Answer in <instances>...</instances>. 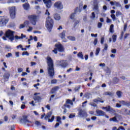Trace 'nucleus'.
<instances>
[{"label": "nucleus", "mask_w": 130, "mask_h": 130, "mask_svg": "<svg viewBox=\"0 0 130 130\" xmlns=\"http://www.w3.org/2000/svg\"><path fill=\"white\" fill-rule=\"evenodd\" d=\"M47 63L48 66V74L52 78L54 76V65L53 64V60L50 56L47 57Z\"/></svg>", "instance_id": "obj_1"}, {"label": "nucleus", "mask_w": 130, "mask_h": 130, "mask_svg": "<svg viewBox=\"0 0 130 130\" xmlns=\"http://www.w3.org/2000/svg\"><path fill=\"white\" fill-rule=\"evenodd\" d=\"M15 31L11 30V29H8L5 32V36L3 37V40H7V38H8L11 42H13L15 40V36L14 34Z\"/></svg>", "instance_id": "obj_2"}, {"label": "nucleus", "mask_w": 130, "mask_h": 130, "mask_svg": "<svg viewBox=\"0 0 130 130\" xmlns=\"http://www.w3.org/2000/svg\"><path fill=\"white\" fill-rule=\"evenodd\" d=\"M54 24V22L53 19L51 18L50 16L47 17L46 19V28H47V30L49 32H51L52 28H53V25Z\"/></svg>", "instance_id": "obj_3"}, {"label": "nucleus", "mask_w": 130, "mask_h": 130, "mask_svg": "<svg viewBox=\"0 0 130 130\" xmlns=\"http://www.w3.org/2000/svg\"><path fill=\"white\" fill-rule=\"evenodd\" d=\"M54 47H55L53 50L52 52H53L55 54H57V50L59 52H64V47L62 45V44H55Z\"/></svg>", "instance_id": "obj_4"}, {"label": "nucleus", "mask_w": 130, "mask_h": 130, "mask_svg": "<svg viewBox=\"0 0 130 130\" xmlns=\"http://www.w3.org/2000/svg\"><path fill=\"white\" fill-rule=\"evenodd\" d=\"M10 21V18L6 16H0V25L2 27L4 26H7V24Z\"/></svg>", "instance_id": "obj_5"}, {"label": "nucleus", "mask_w": 130, "mask_h": 130, "mask_svg": "<svg viewBox=\"0 0 130 130\" xmlns=\"http://www.w3.org/2000/svg\"><path fill=\"white\" fill-rule=\"evenodd\" d=\"M38 17H39L38 16L35 14H32V15H28L27 16V18L29 21L30 22L31 24L35 26V25H36V23H37V21L38 20Z\"/></svg>", "instance_id": "obj_6"}, {"label": "nucleus", "mask_w": 130, "mask_h": 130, "mask_svg": "<svg viewBox=\"0 0 130 130\" xmlns=\"http://www.w3.org/2000/svg\"><path fill=\"white\" fill-rule=\"evenodd\" d=\"M103 109H105L106 111L108 112H110V113H113L114 115L117 116V114L116 113V111L115 110L113 109L110 106H107L106 107H103Z\"/></svg>", "instance_id": "obj_7"}, {"label": "nucleus", "mask_w": 130, "mask_h": 130, "mask_svg": "<svg viewBox=\"0 0 130 130\" xmlns=\"http://www.w3.org/2000/svg\"><path fill=\"white\" fill-rule=\"evenodd\" d=\"M10 17L12 19L16 18V8L11 7L9 10Z\"/></svg>", "instance_id": "obj_8"}, {"label": "nucleus", "mask_w": 130, "mask_h": 130, "mask_svg": "<svg viewBox=\"0 0 130 130\" xmlns=\"http://www.w3.org/2000/svg\"><path fill=\"white\" fill-rule=\"evenodd\" d=\"M54 7L57 9V10H62V9H63V5H62V3L60 1L55 2Z\"/></svg>", "instance_id": "obj_9"}, {"label": "nucleus", "mask_w": 130, "mask_h": 130, "mask_svg": "<svg viewBox=\"0 0 130 130\" xmlns=\"http://www.w3.org/2000/svg\"><path fill=\"white\" fill-rule=\"evenodd\" d=\"M37 95H40V93L36 92L34 93V96L33 98L34 100L35 101H37V102H41V100L42 99H41V96Z\"/></svg>", "instance_id": "obj_10"}, {"label": "nucleus", "mask_w": 130, "mask_h": 130, "mask_svg": "<svg viewBox=\"0 0 130 130\" xmlns=\"http://www.w3.org/2000/svg\"><path fill=\"white\" fill-rule=\"evenodd\" d=\"M59 67H61L63 69H66V68L69 66V64L68 62H67V60H61L59 61Z\"/></svg>", "instance_id": "obj_11"}, {"label": "nucleus", "mask_w": 130, "mask_h": 130, "mask_svg": "<svg viewBox=\"0 0 130 130\" xmlns=\"http://www.w3.org/2000/svg\"><path fill=\"white\" fill-rule=\"evenodd\" d=\"M66 30H63L62 32L59 34V36L62 40L63 42H68V40L66 39Z\"/></svg>", "instance_id": "obj_12"}, {"label": "nucleus", "mask_w": 130, "mask_h": 130, "mask_svg": "<svg viewBox=\"0 0 130 130\" xmlns=\"http://www.w3.org/2000/svg\"><path fill=\"white\" fill-rule=\"evenodd\" d=\"M23 119H20V122H22L23 121L24 123H27L28 122V123H32V122L29 121V120L27 119L28 118V116L26 115H24L23 116Z\"/></svg>", "instance_id": "obj_13"}, {"label": "nucleus", "mask_w": 130, "mask_h": 130, "mask_svg": "<svg viewBox=\"0 0 130 130\" xmlns=\"http://www.w3.org/2000/svg\"><path fill=\"white\" fill-rule=\"evenodd\" d=\"M45 5L49 9L50 7H51V0H43Z\"/></svg>", "instance_id": "obj_14"}, {"label": "nucleus", "mask_w": 130, "mask_h": 130, "mask_svg": "<svg viewBox=\"0 0 130 130\" xmlns=\"http://www.w3.org/2000/svg\"><path fill=\"white\" fill-rule=\"evenodd\" d=\"M96 113L98 116H104L105 115V112L101 110H97Z\"/></svg>", "instance_id": "obj_15"}, {"label": "nucleus", "mask_w": 130, "mask_h": 130, "mask_svg": "<svg viewBox=\"0 0 130 130\" xmlns=\"http://www.w3.org/2000/svg\"><path fill=\"white\" fill-rule=\"evenodd\" d=\"M59 86H55L53 87L50 90V94H54L56 91H58Z\"/></svg>", "instance_id": "obj_16"}, {"label": "nucleus", "mask_w": 130, "mask_h": 130, "mask_svg": "<svg viewBox=\"0 0 130 130\" xmlns=\"http://www.w3.org/2000/svg\"><path fill=\"white\" fill-rule=\"evenodd\" d=\"M23 38H26V35H24L23 34H21V37H19L18 36H14V39H15V40H18V39H23Z\"/></svg>", "instance_id": "obj_17"}, {"label": "nucleus", "mask_w": 130, "mask_h": 130, "mask_svg": "<svg viewBox=\"0 0 130 130\" xmlns=\"http://www.w3.org/2000/svg\"><path fill=\"white\" fill-rule=\"evenodd\" d=\"M22 7L25 11H27V10H29L30 9V5L29 3H25L24 4H23Z\"/></svg>", "instance_id": "obj_18"}, {"label": "nucleus", "mask_w": 130, "mask_h": 130, "mask_svg": "<svg viewBox=\"0 0 130 130\" xmlns=\"http://www.w3.org/2000/svg\"><path fill=\"white\" fill-rule=\"evenodd\" d=\"M79 115L81 116V117H85V116H87V113L83 110H80L79 112Z\"/></svg>", "instance_id": "obj_19"}, {"label": "nucleus", "mask_w": 130, "mask_h": 130, "mask_svg": "<svg viewBox=\"0 0 130 130\" xmlns=\"http://www.w3.org/2000/svg\"><path fill=\"white\" fill-rule=\"evenodd\" d=\"M119 82V79L117 77H114L113 79V83L114 85H116V84H118Z\"/></svg>", "instance_id": "obj_20"}, {"label": "nucleus", "mask_w": 130, "mask_h": 130, "mask_svg": "<svg viewBox=\"0 0 130 130\" xmlns=\"http://www.w3.org/2000/svg\"><path fill=\"white\" fill-rule=\"evenodd\" d=\"M98 100L95 99L93 100V102L97 103L98 102H100L101 103H104V101H102V99L100 98H98Z\"/></svg>", "instance_id": "obj_21"}, {"label": "nucleus", "mask_w": 130, "mask_h": 130, "mask_svg": "<svg viewBox=\"0 0 130 130\" xmlns=\"http://www.w3.org/2000/svg\"><path fill=\"white\" fill-rule=\"evenodd\" d=\"M3 77L4 81L8 82V81H9V78H10V74H6Z\"/></svg>", "instance_id": "obj_22"}, {"label": "nucleus", "mask_w": 130, "mask_h": 130, "mask_svg": "<svg viewBox=\"0 0 130 130\" xmlns=\"http://www.w3.org/2000/svg\"><path fill=\"white\" fill-rule=\"evenodd\" d=\"M54 19H55V20H56V21H59V20H60V16L59 15V14H55L54 15Z\"/></svg>", "instance_id": "obj_23"}, {"label": "nucleus", "mask_w": 130, "mask_h": 130, "mask_svg": "<svg viewBox=\"0 0 130 130\" xmlns=\"http://www.w3.org/2000/svg\"><path fill=\"white\" fill-rule=\"evenodd\" d=\"M77 56L79 58H81V59H84V55H83V52H79L77 54Z\"/></svg>", "instance_id": "obj_24"}, {"label": "nucleus", "mask_w": 130, "mask_h": 130, "mask_svg": "<svg viewBox=\"0 0 130 130\" xmlns=\"http://www.w3.org/2000/svg\"><path fill=\"white\" fill-rule=\"evenodd\" d=\"M121 103L123 105H125L126 106H130V102H125L124 101H122Z\"/></svg>", "instance_id": "obj_25"}, {"label": "nucleus", "mask_w": 130, "mask_h": 130, "mask_svg": "<svg viewBox=\"0 0 130 130\" xmlns=\"http://www.w3.org/2000/svg\"><path fill=\"white\" fill-rule=\"evenodd\" d=\"M92 96V94L90 93L86 92L84 94V97L86 98V99H90V97Z\"/></svg>", "instance_id": "obj_26"}, {"label": "nucleus", "mask_w": 130, "mask_h": 130, "mask_svg": "<svg viewBox=\"0 0 130 130\" xmlns=\"http://www.w3.org/2000/svg\"><path fill=\"white\" fill-rule=\"evenodd\" d=\"M51 114H52L51 112H49L47 113V115L45 116V118H44L45 120H47L48 118H49L50 116H51Z\"/></svg>", "instance_id": "obj_27"}, {"label": "nucleus", "mask_w": 130, "mask_h": 130, "mask_svg": "<svg viewBox=\"0 0 130 130\" xmlns=\"http://www.w3.org/2000/svg\"><path fill=\"white\" fill-rule=\"evenodd\" d=\"M77 10H78V8H76V10L75 11V12L70 15V19H72V20H73L74 18H75V15H76V13H77Z\"/></svg>", "instance_id": "obj_28"}, {"label": "nucleus", "mask_w": 130, "mask_h": 130, "mask_svg": "<svg viewBox=\"0 0 130 130\" xmlns=\"http://www.w3.org/2000/svg\"><path fill=\"white\" fill-rule=\"evenodd\" d=\"M81 85H78L77 87H75L74 91L75 92H79L80 91V89H81Z\"/></svg>", "instance_id": "obj_29"}, {"label": "nucleus", "mask_w": 130, "mask_h": 130, "mask_svg": "<svg viewBox=\"0 0 130 130\" xmlns=\"http://www.w3.org/2000/svg\"><path fill=\"white\" fill-rule=\"evenodd\" d=\"M110 121H114V122H118V121L117 120V118H116V116H115L113 118H111L110 119Z\"/></svg>", "instance_id": "obj_30"}, {"label": "nucleus", "mask_w": 130, "mask_h": 130, "mask_svg": "<svg viewBox=\"0 0 130 130\" xmlns=\"http://www.w3.org/2000/svg\"><path fill=\"white\" fill-rule=\"evenodd\" d=\"M114 27V25L113 24H111L110 25L109 30L111 33H113V32H114V30H113Z\"/></svg>", "instance_id": "obj_31"}, {"label": "nucleus", "mask_w": 130, "mask_h": 130, "mask_svg": "<svg viewBox=\"0 0 130 130\" xmlns=\"http://www.w3.org/2000/svg\"><path fill=\"white\" fill-rule=\"evenodd\" d=\"M104 45V48L102 50L103 52L107 51V49H108V45L107 44H105Z\"/></svg>", "instance_id": "obj_32"}, {"label": "nucleus", "mask_w": 130, "mask_h": 130, "mask_svg": "<svg viewBox=\"0 0 130 130\" xmlns=\"http://www.w3.org/2000/svg\"><path fill=\"white\" fill-rule=\"evenodd\" d=\"M56 121L59 123H61V118L60 116L56 117Z\"/></svg>", "instance_id": "obj_33"}, {"label": "nucleus", "mask_w": 130, "mask_h": 130, "mask_svg": "<svg viewBox=\"0 0 130 130\" xmlns=\"http://www.w3.org/2000/svg\"><path fill=\"white\" fill-rule=\"evenodd\" d=\"M122 93V92H121V91L118 90L116 92V94L117 95L118 97L119 98H120V97H121V94Z\"/></svg>", "instance_id": "obj_34"}, {"label": "nucleus", "mask_w": 130, "mask_h": 130, "mask_svg": "<svg viewBox=\"0 0 130 130\" xmlns=\"http://www.w3.org/2000/svg\"><path fill=\"white\" fill-rule=\"evenodd\" d=\"M67 104H71V105H73L74 104V103H73V101L71 100H67L66 101Z\"/></svg>", "instance_id": "obj_35"}, {"label": "nucleus", "mask_w": 130, "mask_h": 130, "mask_svg": "<svg viewBox=\"0 0 130 130\" xmlns=\"http://www.w3.org/2000/svg\"><path fill=\"white\" fill-rule=\"evenodd\" d=\"M68 38L70 40H71V41H76V38L75 37H68Z\"/></svg>", "instance_id": "obj_36"}, {"label": "nucleus", "mask_w": 130, "mask_h": 130, "mask_svg": "<svg viewBox=\"0 0 130 130\" xmlns=\"http://www.w3.org/2000/svg\"><path fill=\"white\" fill-rule=\"evenodd\" d=\"M99 52H100V48H97L95 50V55H98L99 54Z\"/></svg>", "instance_id": "obj_37"}, {"label": "nucleus", "mask_w": 130, "mask_h": 130, "mask_svg": "<svg viewBox=\"0 0 130 130\" xmlns=\"http://www.w3.org/2000/svg\"><path fill=\"white\" fill-rule=\"evenodd\" d=\"M55 116L53 115L51 119H48V122H52L54 120Z\"/></svg>", "instance_id": "obj_38"}, {"label": "nucleus", "mask_w": 130, "mask_h": 130, "mask_svg": "<svg viewBox=\"0 0 130 130\" xmlns=\"http://www.w3.org/2000/svg\"><path fill=\"white\" fill-rule=\"evenodd\" d=\"M117 36L116 35H113L112 36V38H113V42H115V41H116V38H117Z\"/></svg>", "instance_id": "obj_39"}, {"label": "nucleus", "mask_w": 130, "mask_h": 130, "mask_svg": "<svg viewBox=\"0 0 130 130\" xmlns=\"http://www.w3.org/2000/svg\"><path fill=\"white\" fill-rule=\"evenodd\" d=\"M97 43H98V39L95 38L93 41V44L94 46H96V45H97Z\"/></svg>", "instance_id": "obj_40"}, {"label": "nucleus", "mask_w": 130, "mask_h": 130, "mask_svg": "<svg viewBox=\"0 0 130 130\" xmlns=\"http://www.w3.org/2000/svg\"><path fill=\"white\" fill-rule=\"evenodd\" d=\"M22 55H27V56H29V53L27 51L23 52L22 53Z\"/></svg>", "instance_id": "obj_41"}, {"label": "nucleus", "mask_w": 130, "mask_h": 130, "mask_svg": "<svg viewBox=\"0 0 130 130\" xmlns=\"http://www.w3.org/2000/svg\"><path fill=\"white\" fill-rule=\"evenodd\" d=\"M35 125H37V126H40V125H41V123L39 121H36Z\"/></svg>", "instance_id": "obj_42"}, {"label": "nucleus", "mask_w": 130, "mask_h": 130, "mask_svg": "<svg viewBox=\"0 0 130 130\" xmlns=\"http://www.w3.org/2000/svg\"><path fill=\"white\" fill-rule=\"evenodd\" d=\"M51 84H56L57 83V80L56 79H52L51 81Z\"/></svg>", "instance_id": "obj_43"}, {"label": "nucleus", "mask_w": 130, "mask_h": 130, "mask_svg": "<svg viewBox=\"0 0 130 130\" xmlns=\"http://www.w3.org/2000/svg\"><path fill=\"white\" fill-rule=\"evenodd\" d=\"M93 9L96 11H98V10L99 9V7H98V5H94Z\"/></svg>", "instance_id": "obj_44"}, {"label": "nucleus", "mask_w": 130, "mask_h": 130, "mask_svg": "<svg viewBox=\"0 0 130 130\" xmlns=\"http://www.w3.org/2000/svg\"><path fill=\"white\" fill-rule=\"evenodd\" d=\"M90 105L93 107H97V104H96L95 103H90Z\"/></svg>", "instance_id": "obj_45"}, {"label": "nucleus", "mask_w": 130, "mask_h": 130, "mask_svg": "<svg viewBox=\"0 0 130 130\" xmlns=\"http://www.w3.org/2000/svg\"><path fill=\"white\" fill-rule=\"evenodd\" d=\"M92 16H91V19H95L96 16L95 15V13L94 12H92L91 13Z\"/></svg>", "instance_id": "obj_46"}, {"label": "nucleus", "mask_w": 130, "mask_h": 130, "mask_svg": "<svg viewBox=\"0 0 130 130\" xmlns=\"http://www.w3.org/2000/svg\"><path fill=\"white\" fill-rule=\"evenodd\" d=\"M98 27L100 28H102V23L101 22H99L98 23Z\"/></svg>", "instance_id": "obj_47"}, {"label": "nucleus", "mask_w": 130, "mask_h": 130, "mask_svg": "<svg viewBox=\"0 0 130 130\" xmlns=\"http://www.w3.org/2000/svg\"><path fill=\"white\" fill-rule=\"evenodd\" d=\"M4 119L5 121L7 122L9 120V117H8V116H5Z\"/></svg>", "instance_id": "obj_48"}, {"label": "nucleus", "mask_w": 130, "mask_h": 130, "mask_svg": "<svg viewBox=\"0 0 130 130\" xmlns=\"http://www.w3.org/2000/svg\"><path fill=\"white\" fill-rule=\"evenodd\" d=\"M63 107H67V108H71V106L70 105H68L67 104H64L63 105Z\"/></svg>", "instance_id": "obj_49"}, {"label": "nucleus", "mask_w": 130, "mask_h": 130, "mask_svg": "<svg viewBox=\"0 0 130 130\" xmlns=\"http://www.w3.org/2000/svg\"><path fill=\"white\" fill-rule=\"evenodd\" d=\"M99 4V2H98V0H93V5H98Z\"/></svg>", "instance_id": "obj_50"}, {"label": "nucleus", "mask_w": 130, "mask_h": 130, "mask_svg": "<svg viewBox=\"0 0 130 130\" xmlns=\"http://www.w3.org/2000/svg\"><path fill=\"white\" fill-rule=\"evenodd\" d=\"M40 85V84L39 83H38L37 84H34V87H35V88H36L37 89H38V87H37V86H39Z\"/></svg>", "instance_id": "obj_51"}, {"label": "nucleus", "mask_w": 130, "mask_h": 130, "mask_svg": "<svg viewBox=\"0 0 130 130\" xmlns=\"http://www.w3.org/2000/svg\"><path fill=\"white\" fill-rule=\"evenodd\" d=\"M12 53H8V54L6 55V57H11L12 56Z\"/></svg>", "instance_id": "obj_52"}, {"label": "nucleus", "mask_w": 130, "mask_h": 130, "mask_svg": "<svg viewBox=\"0 0 130 130\" xmlns=\"http://www.w3.org/2000/svg\"><path fill=\"white\" fill-rule=\"evenodd\" d=\"M105 94L106 95L110 96V95H111V92L107 91V92H106L105 93Z\"/></svg>", "instance_id": "obj_53"}, {"label": "nucleus", "mask_w": 130, "mask_h": 130, "mask_svg": "<svg viewBox=\"0 0 130 130\" xmlns=\"http://www.w3.org/2000/svg\"><path fill=\"white\" fill-rule=\"evenodd\" d=\"M120 15H121V13L120 12V11H117L116 13V17H118V16H119Z\"/></svg>", "instance_id": "obj_54"}, {"label": "nucleus", "mask_w": 130, "mask_h": 130, "mask_svg": "<svg viewBox=\"0 0 130 130\" xmlns=\"http://www.w3.org/2000/svg\"><path fill=\"white\" fill-rule=\"evenodd\" d=\"M101 44H103V43H104V37L101 38Z\"/></svg>", "instance_id": "obj_55"}, {"label": "nucleus", "mask_w": 130, "mask_h": 130, "mask_svg": "<svg viewBox=\"0 0 130 130\" xmlns=\"http://www.w3.org/2000/svg\"><path fill=\"white\" fill-rule=\"evenodd\" d=\"M15 128H16V126H15V125H13L11 126V130H15Z\"/></svg>", "instance_id": "obj_56"}, {"label": "nucleus", "mask_w": 130, "mask_h": 130, "mask_svg": "<svg viewBox=\"0 0 130 130\" xmlns=\"http://www.w3.org/2000/svg\"><path fill=\"white\" fill-rule=\"evenodd\" d=\"M106 22H107V23H111V19H109L108 17H107Z\"/></svg>", "instance_id": "obj_57"}, {"label": "nucleus", "mask_w": 130, "mask_h": 130, "mask_svg": "<svg viewBox=\"0 0 130 130\" xmlns=\"http://www.w3.org/2000/svg\"><path fill=\"white\" fill-rule=\"evenodd\" d=\"M75 116H76V115H74V114H71L69 115V118H74V117H75Z\"/></svg>", "instance_id": "obj_58"}, {"label": "nucleus", "mask_w": 130, "mask_h": 130, "mask_svg": "<svg viewBox=\"0 0 130 130\" xmlns=\"http://www.w3.org/2000/svg\"><path fill=\"white\" fill-rule=\"evenodd\" d=\"M79 23H80L79 21H77L75 22L74 25V28L77 26V25H78V24H79Z\"/></svg>", "instance_id": "obj_59"}, {"label": "nucleus", "mask_w": 130, "mask_h": 130, "mask_svg": "<svg viewBox=\"0 0 130 130\" xmlns=\"http://www.w3.org/2000/svg\"><path fill=\"white\" fill-rule=\"evenodd\" d=\"M18 73H22V72H23V69L20 68H18V70H17Z\"/></svg>", "instance_id": "obj_60"}, {"label": "nucleus", "mask_w": 130, "mask_h": 130, "mask_svg": "<svg viewBox=\"0 0 130 130\" xmlns=\"http://www.w3.org/2000/svg\"><path fill=\"white\" fill-rule=\"evenodd\" d=\"M42 44H40V42H38L37 47H41Z\"/></svg>", "instance_id": "obj_61"}, {"label": "nucleus", "mask_w": 130, "mask_h": 130, "mask_svg": "<svg viewBox=\"0 0 130 130\" xmlns=\"http://www.w3.org/2000/svg\"><path fill=\"white\" fill-rule=\"evenodd\" d=\"M111 17L112 19H113V20H115V19H116L115 15H114V14H112V15H111Z\"/></svg>", "instance_id": "obj_62"}, {"label": "nucleus", "mask_w": 130, "mask_h": 130, "mask_svg": "<svg viewBox=\"0 0 130 130\" xmlns=\"http://www.w3.org/2000/svg\"><path fill=\"white\" fill-rule=\"evenodd\" d=\"M58 126H59V122H57L55 125H54V127L56 128V127H58Z\"/></svg>", "instance_id": "obj_63"}, {"label": "nucleus", "mask_w": 130, "mask_h": 130, "mask_svg": "<svg viewBox=\"0 0 130 130\" xmlns=\"http://www.w3.org/2000/svg\"><path fill=\"white\" fill-rule=\"evenodd\" d=\"M112 53H116V49H113L111 50Z\"/></svg>", "instance_id": "obj_64"}]
</instances>
